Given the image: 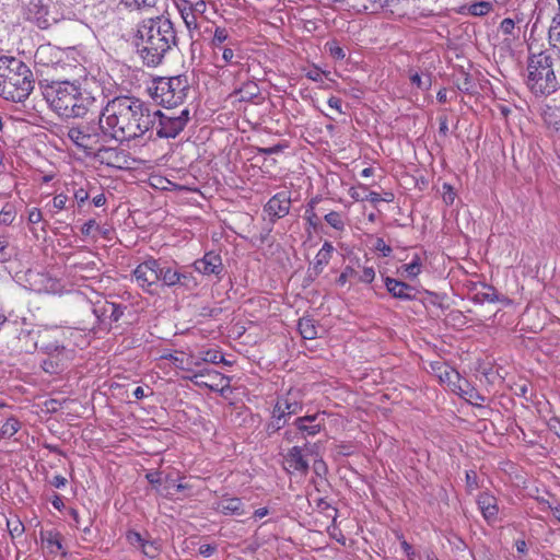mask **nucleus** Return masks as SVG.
<instances>
[{
    "label": "nucleus",
    "mask_w": 560,
    "mask_h": 560,
    "mask_svg": "<svg viewBox=\"0 0 560 560\" xmlns=\"http://www.w3.org/2000/svg\"><path fill=\"white\" fill-rule=\"evenodd\" d=\"M452 390L475 406H481L486 400V398L478 390L471 387L470 384L464 378H460L457 383H454Z\"/></svg>",
    "instance_id": "obj_18"
},
{
    "label": "nucleus",
    "mask_w": 560,
    "mask_h": 560,
    "mask_svg": "<svg viewBox=\"0 0 560 560\" xmlns=\"http://www.w3.org/2000/svg\"><path fill=\"white\" fill-rule=\"evenodd\" d=\"M217 51H221L222 52L223 65H219L220 67H223L225 65H230V63L233 62L234 51L231 48H229V47H221V48L215 49V52Z\"/></svg>",
    "instance_id": "obj_54"
},
{
    "label": "nucleus",
    "mask_w": 560,
    "mask_h": 560,
    "mask_svg": "<svg viewBox=\"0 0 560 560\" xmlns=\"http://www.w3.org/2000/svg\"><path fill=\"white\" fill-rule=\"evenodd\" d=\"M409 80L412 85L417 86L418 89L425 91L429 90L431 86V77L429 74L421 75L420 73L409 70L408 72Z\"/></svg>",
    "instance_id": "obj_37"
},
{
    "label": "nucleus",
    "mask_w": 560,
    "mask_h": 560,
    "mask_svg": "<svg viewBox=\"0 0 560 560\" xmlns=\"http://www.w3.org/2000/svg\"><path fill=\"white\" fill-rule=\"evenodd\" d=\"M324 72L318 68H313L306 72V77L315 82L322 81Z\"/></svg>",
    "instance_id": "obj_57"
},
{
    "label": "nucleus",
    "mask_w": 560,
    "mask_h": 560,
    "mask_svg": "<svg viewBox=\"0 0 560 560\" xmlns=\"http://www.w3.org/2000/svg\"><path fill=\"white\" fill-rule=\"evenodd\" d=\"M358 277V271L352 266H346L337 279V284L343 287L349 279Z\"/></svg>",
    "instance_id": "obj_49"
},
{
    "label": "nucleus",
    "mask_w": 560,
    "mask_h": 560,
    "mask_svg": "<svg viewBox=\"0 0 560 560\" xmlns=\"http://www.w3.org/2000/svg\"><path fill=\"white\" fill-rule=\"evenodd\" d=\"M325 49L329 52V55L337 59L341 60L346 57L343 49L339 46L336 40L327 42L325 45Z\"/></svg>",
    "instance_id": "obj_48"
},
{
    "label": "nucleus",
    "mask_w": 560,
    "mask_h": 560,
    "mask_svg": "<svg viewBox=\"0 0 560 560\" xmlns=\"http://www.w3.org/2000/svg\"><path fill=\"white\" fill-rule=\"evenodd\" d=\"M229 39V32L224 27H217L214 30L212 45L214 49L223 47V43Z\"/></svg>",
    "instance_id": "obj_45"
},
{
    "label": "nucleus",
    "mask_w": 560,
    "mask_h": 560,
    "mask_svg": "<svg viewBox=\"0 0 560 560\" xmlns=\"http://www.w3.org/2000/svg\"><path fill=\"white\" fill-rule=\"evenodd\" d=\"M328 106L341 113V100L335 96L328 98Z\"/></svg>",
    "instance_id": "obj_63"
},
{
    "label": "nucleus",
    "mask_w": 560,
    "mask_h": 560,
    "mask_svg": "<svg viewBox=\"0 0 560 560\" xmlns=\"http://www.w3.org/2000/svg\"><path fill=\"white\" fill-rule=\"evenodd\" d=\"M430 365L432 371L439 377L440 382L450 385L451 388L454 387V383H457L462 378L457 371H455L453 368L445 364L444 362L435 361L432 362Z\"/></svg>",
    "instance_id": "obj_20"
},
{
    "label": "nucleus",
    "mask_w": 560,
    "mask_h": 560,
    "mask_svg": "<svg viewBox=\"0 0 560 560\" xmlns=\"http://www.w3.org/2000/svg\"><path fill=\"white\" fill-rule=\"evenodd\" d=\"M526 86L536 96L556 92L559 85L553 70V57L549 50L530 51L527 59Z\"/></svg>",
    "instance_id": "obj_5"
},
{
    "label": "nucleus",
    "mask_w": 560,
    "mask_h": 560,
    "mask_svg": "<svg viewBox=\"0 0 560 560\" xmlns=\"http://www.w3.org/2000/svg\"><path fill=\"white\" fill-rule=\"evenodd\" d=\"M477 505L482 517L489 525H493L499 521L498 500L489 492H481L477 497Z\"/></svg>",
    "instance_id": "obj_13"
},
{
    "label": "nucleus",
    "mask_w": 560,
    "mask_h": 560,
    "mask_svg": "<svg viewBox=\"0 0 560 560\" xmlns=\"http://www.w3.org/2000/svg\"><path fill=\"white\" fill-rule=\"evenodd\" d=\"M385 285L388 292L397 299L412 300L416 296L415 289L401 281L393 278H386Z\"/></svg>",
    "instance_id": "obj_21"
},
{
    "label": "nucleus",
    "mask_w": 560,
    "mask_h": 560,
    "mask_svg": "<svg viewBox=\"0 0 560 560\" xmlns=\"http://www.w3.org/2000/svg\"><path fill=\"white\" fill-rule=\"evenodd\" d=\"M178 10L186 27L188 30L197 28V19L192 12L191 5L187 1H184L180 5H178Z\"/></svg>",
    "instance_id": "obj_33"
},
{
    "label": "nucleus",
    "mask_w": 560,
    "mask_h": 560,
    "mask_svg": "<svg viewBox=\"0 0 560 560\" xmlns=\"http://www.w3.org/2000/svg\"><path fill=\"white\" fill-rule=\"evenodd\" d=\"M43 95L50 108L65 118L84 117L102 106L90 92L69 81H56L44 88Z\"/></svg>",
    "instance_id": "obj_3"
},
{
    "label": "nucleus",
    "mask_w": 560,
    "mask_h": 560,
    "mask_svg": "<svg viewBox=\"0 0 560 560\" xmlns=\"http://www.w3.org/2000/svg\"><path fill=\"white\" fill-rule=\"evenodd\" d=\"M215 551V547L209 544L201 545L199 547V553L203 557H210Z\"/></svg>",
    "instance_id": "obj_61"
},
{
    "label": "nucleus",
    "mask_w": 560,
    "mask_h": 560,
    "mask_svg": "<svg viewBox=\"0 0 560 560\" xmlns=\"http://www.w3.org/2000/svg\"><path fill=\"white\" fill-rule=\"evenodd\" d=\"M7 528L12 539L21 537L25 532V526L19 516H12L8 518Z\"/></svg>",
    "instance_id": "obj_34"
},
{
    "label": "nucleus",
    "mask_w": 560,
    "mask_h": 560,
    "mask_svg": "<svg viewBox=\"0 0 560 560\" xmlns=\"http://www.w3.org/2000/svg\"><path fill=\"white\" fill-rule=\"evenodd\" d=\"M499 30L504 35L512 36L513 38H516L520 33V27H516L514 20L510 18H506L501 21Z\"/></svg>",
    "instance_id": "obj_41"
},
{
    "label": "nucleus",
    "mask_w": 560,
    "mask_h": 560,
    "mask_svg": "<svg viewBox=\"0 0 560 560\" xmlns=\"http://www.w3.org/2000/svg\"><path fill=\"white\" fill-rule=\"evenodd\" d=\"M50 485L54 486L55 488L60 489L67 485V479L61 475H56L50 480Z\"/></svg>",
    "instance_id": "obj_60"
},
{
    "label": "nucleus",
    "mask_w": 560,
    "mask_h": 560,
    "mask_svg": "<svg viewBox=\"0 0 560 560\" xmlns=\"http://www.w3.org/2000/svg\"><path fill=\"white\" fill-rule=\"evenodd\" d=\"M325 221L335 230L342 232L346 228L345 218L337 211H331L325 215Z\"/></svg>",
    "instance_id": "obj_40"
},
{
    "label": "nucleus",
    "mask_w": 560,
    "mask_h": 560,
    "mask_svg": "<svg viewBox=\"0 0 560 560\" xmlns=\"http://www.w3.org/2000/svg\"><path fill=\"white\" fill-rule=\"evenodd\" d=\"M464 13L471 16H485L493 10V4L490 1H477L464 7Z\"/></svg>",
    "instance_id": "obj_27"
},
{
    "label": "nucleus",
    "mask_w": 560,
    "mask_h": 560,
    "mask_svg": "<svg viewBox=\"0 0 560 560\" xmlns=\"http://www.w3.org/2000/svg\"><path fill=\"white\" fill-rule=\"evenodd\" d=\"M65 51L50 45H40L34 55L35 63L43 67L58 68L62 67V57Z\"/></svg>",
    "instance_id": "obj_12"
},
{
    "label": "nucleus",
    "mask_w": 560,
    "mask_h": 560,
    "mask_svg": "<svg viewBox=\"0 0 560 560\" xmlns=\"http://www.w3.org/2000/svg\"><path fill=\"white\" fill-rule=\"evenodd\" d=\"M141 551L144 556L155 558L159 555V548L154 541L145 540L142 544Z\"/></svg>",
    "instance_id": "obj_50"
},
{
    "label": "nucleus",
    "mask_w": 560,
    "mask_h": 560,
    "mask_svg": "<svg viewBox=\"0 0 560 560\" xmlns=\"http://www.w3.org/2000/svg\"><path fill=\"white\" fill-rule=\"evenodd\" d=\"M279 212L280 199L278 198V195H275L265 206V219H268L270 222H273L277 218H279Z\"/></svg>",
    "instance_id": "obj_35"
},
{
    "label": "nucleus",
    "mask_w": 560,
    "mask_h": 560,
    "mask_svg": "<svg viewBox=\"0 0 560 560\" xmlns=\"http://www.w3.org/2000/svg\"><path fill=\"white\" fill-rule=\"evenodd\" d=\"M234 94L238 101H242V102L252 101L254 97H256L259 94V88L256 83L248 81L245 84H243L242 88H240L238 90H235Z\"/></svg>",
    "instance_id": "obj_30"
},
{
    "label": "nucleus",
    "mask_w": 560,
    "mask_h": 560,
    "mask_svg": "<svg viewBox=\"0 0 560 560\" xmlns=\"http://www.w3.org/2000/svg\"><path fill=\"white\" fill-rule=\"evenodd\" d=\"M183 278H186V276L172 268H163L161 265L159 266V281H162L165 285L173 287L180 282Z\"/></svg>",
    "instance_id": "obj_28"
},
{
    "label": "nucleus",
    "mask_w": 560,
    "mask_h": 560,
    "mask_svg": "<svg viewBox=\"0 0 560 560\" xmlns=\"http://www.w3.org/2000/svg\"><path fill=\"white\" fill-rule=\"evenodd\" d=\"M107 135H104L103 128L101 127V120L98 122H82L77 126L69 128L68 137L81 149L85 154L97 155L101 152L115 155L118 159V153L113 149H103V140Z\"/></svg>",
    "instance_id": "obj_7"
},
{
    "label": "nucleus",
    "mask_w": 560,
    "mask_h": 560,
    "mask_svg": "<svg viewBox=\"0 0 560 560\" xmlns=\"http://www.w3.org/2000/svg\"><path fill=\"white\" fill-rule=\"evenodd\" d=\"M40 541L43 549L47 551V553L57 556L62 555L66 556V551L62 545V536L57 530H45L40 533Z\"/></svg>",
    "instance_id": "obj_16"
},
{
    "label": "nucleus",
    "mask_w": 560,
    "mask_h": 560,
    "mask_svg": "<svg viewBox=\"0 0 560 560\" xmlns=\"http://www.w3.org/2000/svg\"><path fill=\"white\" fill-rule=\"evenodd\" d=\"M549 42L555 48L560 49V14L552 19L549 27Z\"/></svg>",
    "instance_id": "obj_38"
},
{
    "label": "nucleus",
    "mask_w": 560,
    "mask_h": 560,
    "mask_svg": "<svg viewBox=\"0 0 560 560\" xmlns=\"http://www.w3.org/2000/svg\"><path fill=\"white\" fill-rule=\"evenodd\" d=\"M299 331L304 339H315L318 334V328L314 319L310 317H302L298 324Z\"/></svg>",
    "instance_id": "obj_29"
},
{
    "label": "nucleus",
    "mask_w": 560,
    "mask_h": 560,
    "mask_svg": "<svg viewBox=\"0 0 560 560\" xmlns=\"http://www.w3.org/2000/svg\"><path fill=\"white\" fill-rule=\"evenodd\" d=\"M137 47L149 67L160 65L165 55L177 45V35L171 20L159 16L142 21L137 31Z\"/></svg>",
    "instance_id": "obj_2"
},
{
    "label": "nucleus",
    "mask_w": 560,
    "mask_h": 560,
    "mask_svg": "<svg viewBox=\"0 0 560 560\" xmlns=\"http://www.w3.org/2000/svg\"><path fill=\"white\" fill-rule=\"evenodd\" d=\"M68 202L69 197L66 194H58L52 198L51 203L48 206L50 207V210L56 213L67 209Z\"/></svg>",
    "instance_id": "obj_43"
},
{
    "label": "nucleus",
    "mask_w": 560,
    "mask_h": 560,
    "mask_svg": "<svg viewBox=\"0 0 560 560\" xmlns=\"http://www.w3.org/2000/svg\"><path fill=\"white\" fill-rule=\"evenodd\" d=\"M548 427L560 439V419L551 418L548 421Z\"/></svg>",
    "instance_id": "obj_59"
},
{
    "label": "nucleus",
    "mask_w": 560,
    "mask_h": 560,
    "mask_svg": "<svg viewBox=\"0 0 560 560\" xmlns=\"http://www.w3.org/2000/svg\"><path fill=\"white\" fill-rule=\"evenodd\" d=\"M125 307L120 304L104 301L94 307V314L101 318H109L112 322H117L124 314Z\"/></svg>",
    "instance_id": "obj_23"
},
{
    "label": "nucleus",
    "mask_w": 560,
    "mask_h": 560,
    "mask_svg": "<svg viewBox=\"0 0 560 560\" xmlns=\"http://www.w3.org/2000/svg\"><path fill=\"white\" fill-rule=\"evenodd\" d=\"M20 429L21 422L15 417H10L0 427V438L11 439Z\"/></svg>",
    "instance_id": "obj_31"
},
{
    "label": "nucleus",
    "mask_w": 560,
    "mask_h": 560,
    "mask_svg": "<svg viewBox=\"0 0 560 560\" xmlns=\"http://www.w3.org/2000/svg\"><path fill=\"white\" fill-rule=\"evenodd\" d=\"M160 0H120L129 10H139L148 12L158 5Z\"/></svg>",
    "instance_id": "obj_32"
},
{
    "label": "nucleus",
    "mask_w": 560,
    "mask_h": 560,
    "mask_svg": "<svg viewBox=\"0 0 560 560\" xmlns=\"http://www.w3.org/2000/svg\"><path fill=\"white\" fill-rule=\"evenodd\" d=\"M72 358V351L65 347L57 348L55 352L49 353L43 361V369L49 374H56L63 370Z\"/></svg>",
    "instance_id": "obj_14"
},
{
    "label": "nucleus",
    "mask_w": 560,
    "mask_h": 560,
    "mask_svg": "<svg viewBox=\"0 0 560 560\" xmlns=\"http://www.w3.org/2000/svg\"><path fill=\"white\" fill-rule=\"evenodd\" d=\"M541 117L548 129L553 131L560 130V101L557 103L552 100L545 104Z\"/></svg>",
    "instance_id": "obj_19"
},
{
    "label": "nucleus",
    "mask_w": 560,
    "mask_h": 560,
    "mask_svg": "<svg viewBox=\"0 0 560 560\" xmlns=\"http://www.w3.org/2000/svg\"><path fill=\"white\" fill-rule=\"evenodd\" d=\"M191 5V9H192V12L194 14L196 15V13H203L206 11V2L203 0H199L197 1L195 4H190Z\"/></svg>",
    "instance_id": "obj_64"
},
{
    "label": "nucleus",
    "mask_w": 560,
    "mask_h": 560,
    "mask_svg": "<svg viewBox=\"0 0 560 560\" xmlns=\"http://www.w3.org/2000/svg\"><path fill=\"white\" fill-rule=\"evenodd\" d=\"M154 118L156 135L160 138H175L186 126L189 119V112L184 108L179 114H175L167 109L166 112H151Z\"/></svg>",
    "instance_id": "obj_8"
},
{
    "label": "nucleus",
    "mask_w": 560,
    "mask_h": 560,
    "mask_svg": "<svg viewBox=\"0 0 560 560\" xmlns=\"http://www.w3.org/2000/svg\"><path fill=\"white\" fill-rule=\"evenodd\" d=\"M98 232H101V226L94 219L89 220L81 228V233L85 237H95Z\"/></svg>",
    "instance_id": "obj_47"
},
{
    "label": "nucleus",
    "mask_w": 560,
    "mask_h": 560,
    "mask_svg": "<svg viewBox=\"0 0 560 560\" xmlns=\"http://www.w3.org/2000/svg\"><path fill=\"white\" fill-rule=\"evenodd\" d=\"M405 272L410 278H416L421 272V259L415 255L410 262L404 265Z\"/></svg>",
    "instance_id": "obj_42"
},
{
    "label": "nucleus",
    "mask_w": 560,
    "mask_h": 560,
    "mask_svg": "<svg viewBox=\"0 0 560 560\" xmlns=\"http://www.w3.org/2000/svg\"><path fill=\"white\" fill-rule=\"evenodd\" d=\"M296 396H299V393H288L285 398V410H282V417H284V413H298L302 409V402L301 400L296 399Z\"/></svg>",
    "instance_id": "obj_36"
},
{
    "label": "nucleus",
    "mask_w": 560,
    "mask_h": 560,
    "mask_svg": "<svg viewBox=\"0 0 560 560\" xmlns=\"http://www.w3.org/2000/svg\"><path fill=\"white\" fill-rule=\"evenodd\" d=\"M194 268L201 275L220 276L223 270L222 259L220 255L210 252L207 253L201 259H197L194 262Z\"/></svg>",
    "instance_id": "obj_15"
},
{
    "label": "nucleus",
    "mask_w": 560,
    "mask_h": 560,
    "mask_svg": "<svg viewBox=\"0 0 560 560\" xmlns=\"http://www.w3.org/2000/svg\"><path fill=\"white\" fill-rule=\"evenodd\" d=\"M285 460L288 464V466L285 467L288 472H296L300 474L301 476L306 475L308 470V463L300 447L294 446L293 448H291Z\"/></svg>",
    "instance_id": "obj_17"
},
{
    "label": "nucleus",
    "mask_w": 560,
    "mask_h": 560,
    "mask_svg": "<svg viewBox=\"0 0 560 560\" xmlns=\"http://www.w3.org/2000/svg\"><path fill=\"white\" fill-rule=\"evenodd\" d=\"M100 120L104 135L120 142L140 138L154 126L153 115L144 102L129 96L107 101Z\"/></svg>",
    "instance_id": "obj_1"
},
{
    "label": "nucleus",
    "mask_w": 560,
    "mask_h": 560,
    "mask_svg": "<svg viewBox=\"0 0 560 560\" xmlns=\"http://www.w3.org/2000/svg\"><path fill=\"white\" fill-rule=\"evenodd\" d=\"M43 220V213L38 208H32L27 211V222L30 225H36Z\"/></svg>",
    "instance_id": "obj_53"
},
{
    "label": "nucleus",
    "mask_w": 560,
    "mask_h": 560,
    "mask_svg": "<svg viewBox=\"0 0 560 560\" xmlns=\"http://www.w3.org/2000/svg\"><path fill=\"white\" fill-rule=\"evenodd\" d=\"M477 476H476V472L475 471H467L466 472V481H467V486L468 488H470L471 490L472 489H476L478 487L477 485Z\"/></svg>",
    "instance_id": "obj_62"
},
{
    "label": "nucleus",
    "mask_w": 560,
    "mask_h": 560,
    "mask_svg": "<svg viewBox=\"0 0 560 560\" xmlns=\"http://www.w3.org/2000/svg\"><path fill=\"white\" fill-rule=\"evenodd\" d=\"M334 246L330 242H325L322 246V248L317 252L312 269L315 275H319L324 268L329 264L332 254H334Z\"/></svg>",
    "instance_id": "obj_24"
},
{
    "label": "nucleus",
    "mask_w": 560,
    "mask_h": 560,
    "mask_svg": "<svg viewBox=\"0 0 560 560\" xmlns=\"http://www.w3.org/2000/svg\"><path fill=\"white\" fill-rule=\"evenodd\" d=\"M375 278V270L373 267H363L362 272L358 273V279L363 283H371Z\"/></svg>",
    "instance_id": "obj_52"
},
{
    "label": "nucleus",
    "mask_w": 560,
    "mask_h": 560,
    "mask_svg": "<svg viewBox=\"0 0 560 560\" xmlns=\"http://www.w3.org/2000/svg\"><path fill=\"white\" fill-rule=\"evenodd\" d=\"M188 90L189 82L186 75L156 78L149 89L153 101L166 109L182 105L187 97Z\"/></svg>",
    "instance_id": "obj_6"
},
{
    "label": "nucleus",
    "mask_w": 560,
    "mask_h": 560,
    "mask_svg": "<svg viewBox=\"0 0 560 560\" xmlns=\"http://www.w3.org/2000/svg\"><path fill=\"white\" fill-rule=\"evenodd\" d=\"M374 247L376 250L381 252L382 255L385 257L389 256L392 253L390 246L387 245L383 238H377L374 244Z\"/></svg>",
    "instance_id": "obj_55"
},
{
    "label": "nucleus",
    "mask_w": 560,
    "mask_h": 560,
    "mask_svg": "<svg viewBox=\"0 0 560 560\" xmlns=\"http://www.w3.org/2000/svg\"><path fill=\"white\" fill-rule=\"evenodd\" d=\"M22 282L25 289L38 294H60L63 291L61 281L43 270H27Z\"/></svg>",
    "instance_id": "obj_9"
},
{
    "label": "nucleus",
    "mask_w": 560,
    "mask_h": 560,
    "mask_svg": "<svg viewBox=\"0 0 560 560\" xmlns=\"http://www.w3.org/2000/svg\"><path fill=\"white\" fill-rule=\"evenodd\" d=\"M35 86L31 68L14 56H0V97L13 103L25 102Z\"/></svg>",
    "instance_id": "obj_4"
},
{
    "label": "nucleus",
    "mask_w": 560,
    "mask_h": 560,
    "mask_svg": "<svg viewBox=\"0 0 560 560\" xmlns=\"http://www.w3.org/2000/svg\"><path fill=\"white\" fill-rule=\"evenodd\" d=\"M90 197V194L86 189L80 187L73 191V198L78 202V205H82Z\"/></svg>",
    "instance_id": "obj_56"
},
{
    "label": "nucleus",
    "mask_w": 560,
    "mask_h": 560,
    "mask_svg": "<svg viewBox=\"0 0 560 560\" xmlns=\"http://www.w3.org/2000/svg\"><path fill=\"white\" fill-rule=\"evenodd\" d=\"M28 19L42 30L48 28L51 22H55L54 18H49L47 8L40 3H32L28 9Z\"/></svg>",
    "instance_id": "obj_22"
},
{
    "label": "nucleus",
    "mask_w": 560,
    "mask_h": 560,
    "mask_svg": "<svg viewBox=\"0 0 560 560\" xmlns=\"http://www.w3.org/2000/svg\"><path fill=\"white\" fill-rule=\"evenodd\" d=\"M159 260L149 258L133 270L138 285L148 293H154L153 287L159 282Z\"/></svg>",
    "instance_id": "obj_10"
},
{
    "label": "nucleus",
    "mask_w": 560,
    "mask_h": 560,
    "mask_svg": "<svg viewBox=\"0 0 560 560\" xmlns=\"http://www.w3.org/2000/svg\"><path fill=\"white\" fill-rule=\"evenodd\" d=\"M13 255V249L10 246L9 236L0 234V260H7Z\"/></svg>",
    "instance_id": "obj_46"
},
{
    "label": "nucleus",
    "mask_w": 560,
    "mask_h": 560,
    "mask_svg": "<svg viewBox=\"0 0 560 560\" xmlns=\"http://www.w3.org/2000/svg\"><path fill=\"white\" fill-rule=\"evenodd\" d=\"M200 360L202 362L217 364L223 361V355L219 350L210 349L200 353Z\"/></svg>",
    "instance_id": "obj_44"
},
{
    "label": "nucleus",
    "mask_w": 560,
    "mask_h": 560,
    "mask_svg": "<svg viewBox=\"0 0 560 560\" xmlns=\"http://www.w3.org/2000/svg\"><path fill=\"white\" fill-rule=\"evenodd\" d=\"M316 416H307L296 418L293 422V427L296 430V433H300L303 438L308 435H315L319 432V424L315 423Z\"/></svg>",
    "instance_id": "obj_25"
},
{
    "label": "nucleus",
    "mask_w": 560,
    "mask_h": 560,
    "mask_svg": "<svg viewBox=\"0 0 560 560\" xmlns=\"http://www.w3.org/2000/svg\"><path fill=\"white\" fill-rule=\"evenodd\" d=\"M126 539L130 545L137 546L140 548L142 547V544H144V541H145L142 538V536L140 535V533H138L136 530H128L126 534Z\"/></svg>",
    "instance_id": "obj_51"
},
{
    "label": "nucleus",
    "mask_w": 560,
    "mask_h": 560,
    "mask_svg": "<svg viewBox=\"0 0 560 560\" xmlns=\"http://www.w3.org/2000/svg\"><path fill=\"white\" fill-rule=\"evenodd\" d=\"M482 299L490 303L500 301L499 294L492 288H489L488 292L482 293Z\"/></svg>",
    "instance_id": "obj_58"
},
{
    "label": "nucleus",
    "mask_w": 560,
    "mask_h": 560,
    "mask_svg": "<svg viewBox=\"0 0 560 560\" xmlns=\"http://www.w3.org/2000/svg\"><path fill=\"white\" fill-rule=\"evenodd\" d=\"M218 510L223 514L243 515V503L238 498H223L218 502Z\"/></svg>",
    "instance_id": "obj_26"
},
{
    "label": "nucleus",
    "mask_w": 560,
    "mask_h": 560,
    "mask_svg": "<svg viewBox=\"0 0 560 560\" xmlns=\"http://www.w3.org/2000/svg\"><path fill=\"white\" fill-rule=\"evenodd\" d=\"M184 378L190 381L198 387L209 388L213 392H223L230 386V380L215 370H207V374H190Z\"/></svg>",
    "instance_id": "obj_11"
},
{
    "label": "nucleus",
    "mask_w": 560,
    "mask_h": 560,
    "mask_svg": "<svg viewBox=\"0 0 560 560\" xmlns=\"http://www.w3.org/2000/svg\"><path fill=\"white\" fill-rule=\"evenodd\" d=\"M16 217V208L14 205L7 202L0 211V224L10 225Z\"/></svg>",
    "instance_id": "obj_39"
}]
</instances>
